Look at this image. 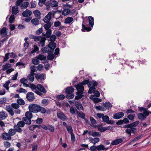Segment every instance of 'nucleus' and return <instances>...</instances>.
Instances as JSON below:
<instances>
[{
  "label": "nucleus",
  "mask_w": 151,
  "mask_h": 151,
  "mask_svg": "<svg viewBox=\"0 0 151 151\" xmlns=\"http://www.w3.org/2000/svg\"><path fill=\"white\" fill-rule=\"evenodd\" d=\"M96 109L101 111H105L106 110V109L104 107L101 106H96Z\"/></svg>",
  "instance_id": "69168bd1"
},
{
  "label": "nucleus",
  "mask_w": 151,
  "mask_h": 151,
  "mask_svg": "<svg viewBox=\"0 0 151 151\" xmlns=\"http://www.w3.org/2000/svg\"><path fill=\"white\" fill-rule=\"evenodd\" d=\"M123 142V139L119 138L114 140L111 142V144L113 145H116Z\"/></svg>",
  "instance_id": "f3484780"
},
{
  "label": "nucleus",
  "mask_w": 151,
  "mask_h": 151,
  "mask_svg": "<svg viewBox=\"0 0 151 151\" xmlns=\"http://www.w3.org/2000/svg\"><path fill=\"white\" fill-rule=\"evenodd\" d=\"M1 36L2 37H4L6 36L7 34V32L6 27H3L0 31Z\"/></svg>",
  "instance_id": "aec40b11"
},
{
  "label": "nucleus",
  "mask_w": 151,
  "mask_h": 151,
  "mask_svg": "<svg viewBox=\"0 0 151 151\" xmlns=\"http://www.w3.org/2000/svg\"><path fill=\"white\" fill-rule=\"evenodd\" d=\"M103 106L106 107V109H108L111 108L112 106L111 104L109 102L104 103Z\"/></svg>",
  "instance_id": "4c0bfd02"
},
{
  "label": "nucleus",
  "mask_w": 151,
  "mask_h": 151,
  "mask_svg": "<svg viewBox=\"0 0 151 151\" xmlns=\"http://www.w3.org/2000/svg\"><path fill=\"white\" fill-rule=\"evenodd\" d=\"M75 106L77 109L79 110L83 109V107L81 103L78 102H76L75 103Z\"/></svg>",
  "instance_id": "f704fd0d"
},
{
  "label": "nucleus",
  "mask_w": 151,
  "mask_h": 151,
  "mask_svg": "<svg viewBox=\"0 0 151 151\" xmlns=\"http://www.w3.org/2000/svg\"><path fill=\"white\" fill-rule=\"evenodd\" d=\"M88 134L94 137H100L101 136V134L99 132H94L93 131L89 132Z\"/></svg>",
  "instance_id": "ddd939ff"
},
{
  "label": "nucleus",
  "mask_w": 151,
  "mask_h": 151,
  "mask_svg": "<svg viewBox=\"0 0 151 151\" xmlns=\"http://www.w3.org/2000/svg\"><path fill=\"white\" fill-rule=\"evenodd\" d=\"M54 33L55 35H56L58 37H60L62 34L61 32L58 30H55Z\"/></svg>",
  "instance_id": "680f3d73"
},
{
  "label": "nucleus",
  "mask_w": 151,
  "mask_h": 151,
  "mask_svg": "<svg viewBox=\"0 0 151 151\" xmlns=\"http://www.w3.org/2000/svg\"><path fill=\"white\" fill-rule=\"evenodd\" d=\"M52 54H51L50 52L48 53L47 57L48 59L52 60L54 58L55 56L53 54L52 51Z\"/></svg>",
  "instance_id": "3c124183"
},
{
  "label": "nucleus",
  "mask_w": 151,
  "mask_h": 151,
  "mask_svg": "<svg viewBox=\"0 0 151 151\" xmlns=\"http://www.w3.org/2000/svg\"><path fill=\"white\" fill-rule=\"evenodd\" d=\"M74 91V89L72 87H68L66 89V92L69 94H71Z\"/></svg>",
  "instance_id": "e433bc0d"
},
{
  "label": "nucleus",
  "mask_w": 151,
  "mask_h": 151,
  "mask_svg": "<svg viewBox=\"0 0 151 151\" xmlns=\"http://www.w3.org/2000/svg\"><path fill=\"white\" fill-rule=\"evenodd\" d=\"M35 74H33L30 73L28 76L27 79L28 80H29L33 82L34 79V75Z\"/></svg>",
  "instance_id": "c756f323"
},
{
  "label": "nucleus",
  "mask_w": 151,
  "mask_h": 151,
  "mask_svg": "<svg viewBox=\"0 0 151 151\" xmlns=\"http://www.w3.org/2000/svg\"><path fill=\"white\" fill-rule=\"evenodd\" d=\"M30 73L35 74L34 72H37V67L35 66H31L30 67Z\"/></svg>",
  "instance_id": "ea45409f"
},
{
  "label": "nucleus",
  "mask_w": 151,
  "mask_h": 151,
  "mask_svg": "<svg viewBox=\"0 0 151 151\" xmlns=\"http://www.w3.org/2000/svg\"><path fill=\"white\" fill-rule=\"evenodd\" d=\"M78 90V92L76 93L77 96H76L75 97V99H81L83 96L82 94L83 93V91L84 90L82 91V93H81V89H77Z\"/></svg>",
  "instance_id": "2eb2a0df"
},
{
  "label": "nucleus",
  "mask_w": 151,
  "mask_h": 151,
  "mask_svg": "<svg viewBox=\"0 0 151 151\" xmlns=\"http://www.w3.org/2000/svg\"><path fill=\"white\" fill-rule=\"evenodd\" d=\"M7 116V114L6 111H2L0 112V119H5Z\"/></svg>",
  "instance_id": "dca6fc26"
},
{
  "label": "nucleus",
  "mask_w": 151,
  "mask_h": 151,
  "mask_svg": "<svg viewBox=\"0 0 151 151\" xmlns=\"http://www.w3.org/2000/svg\"><path fill=\"white\" fill-rule=\"evenodd\" d=\"M42 103L44 106H46L49 104V101L47 99H43L41 101Z\"/></svg>",
  "instance_id": "e2e57ef3"
},
{
  "label": "nucleus",
  "mask_w": 151,
  "mask_h": 151,
  "mask_svg": "<svg viewBox=\"0 0 151 151\" xmlns=\"http://www.w3.org/2000/svg\"><path fill=\"white\" fill-rule=\"evenodd\" d=\"M29 4V3L28 2H24L20 5L21 9H26L28 7Z\"/></svg>",
  "instance_id": "393cba45"
},
{
  "label": "nucleus",
  "mask_w": 151,
  "mask_h": 151,
  "mask_svg": "<svg viewBox=\"0 0 151 151\" xmlns=\"http://www.w3.org/2000/svg\"><path fill=\"white\" fill-rule=\"evenodd\" d=\"M138 117L139 120H143L146 119V116L142 114L139 113L138 114Z\"/></svg>",
  "instance_id": "58836bf2"
},
{
  "label": "nucleus",
  "mask_w": 151,
  "mask_h": 151,
  "mask_svg": "<svg viewBox=\"0 0 151 151\" xmlns=\"http://www.w3.org/2000/svg\"><path fill=\"white\" fill-rule=\"evenodd\" d=\"M27 99L30 101H33L35 99L34 94L32 92H29L27 93L26 95Z\"/></svg>",
  "instance_id": "6e6552de"
},
{
  "label": "nucleus",
  "mask_w": 151,
  "mask_h": 151,
  "mask_svg": "<svg viewBox=\"0 0 151 151\" xmlns=\"http://www.w3.org/2000/svg\"><path fill=\"white\" fill-rule=\"evenodd\" d=\"M142 137V135H139L135 137L132 140L130 143L131 144L133 142H135L139 139Z\"/></svg>",
  "instance_id": "603ef678"
},
{
  "label": "nucleus",
  "mask_w": 151,
  "mask_h": 151,
  "mask_svg": "<svg viewBox=\"0 0 151 151\" xmlns=\"http://www.w3.org/2000/svg\"><path fill=\"white\" fill-rule=\"evenodd\" d=\"M124 113L123 112H118L115 114L113 117L114 119H119L124 116Z\"/></svg>",
  "instance_id": "4468645a"
},
{
  "label": "nucleus",
  "mask_w": 151,
  "mask_h": 151,
  "mask_svg": "<svg viewBox=\"0 0 151 151\" xmlns=\"http://www.w3.org/2000/svg\"><path fill=\"white\" fill-rule=\"evenodd\" d=\"M89 83L88 80H86L84 81L83 82L79 83L76 86V87L77 89H81V93H82V91L84 90V88L83 85L86 84H88ZM91 83V82L90 83Z\"/></svg>",
  "instance_id": "f03ea898"
},
{
  "label": "nucleus",
  "mask_w": 151,
  "mask_h": 151,
  "mask_svg": "<svg viewBox=\"0 0 151 151\" xmlns=\"http://www.w3.org/2000/svg\"><path fill=\"white\" fill-rule=\"evenodd\" d=\"M39 106L36 104H31L29 105V109L30 111L36 113L38 112Z\"/></svg>",
  "instance_id": "7ed1b4c3"
},
{
  "label": "nucleus",
  "mask_w": 151,
  "mask_h": 151,
  "mask_svg": "<svg viewBox=\"0 0 151 151\" xmlns=\"http://www.w3.org/2000/svg\"><path fill=\"white\" fill-rule=\"evenodd\" d=\"M52 15V12H49L47 15L44 18V22L46 23L49 22L51 19Z\"/></svg>",
  "instance_id": "0eeeda50"
},
{
  "label": "nucleus",
  "mask_w": 151,
  "mask_h": 151,
  "mask_svg": "<svg viewBox=\"0 0 151 151\" xmlns=\"http://www.w3.org/2000/svg\"><path fill=\"white\" fill-rule=\"evenodd\" d=\"M66 129L69 133L71 134L73 133V129L71 126H69L68 127H66Z\"/></svg>",
  "instance_id": "bf43d9fd"
},
{
  "label": "nucleus",
  "mask_w": 151,
  "mask_h": 151,
  "mask_svg": "<svg viewBox=\"0 0 151 151\" xmlns=\"http://www.w3.org/2000/svg\"><path fill=\"white\" fill-rule=\"evenodd\" d=\"M35 78L37 79H40L41 80H44L45 79V75L43 74H41L40 75L37 74L35 76Z\"/></svg>",
  "instance_id": "c85d7f7f"
},
{
  "label": "nucleus",
  "mask_w": 151,
  "mask_h": 151,
  "mask_svg": "<svg viewBox=\"0 0 151 151\" xmlns=\"http://www.w3.org/2000/svg\"><path fill=\"white\" fill-rule=\"evenodd\" d=\"M19 12L18 7L16 6H14L12 7V13L14 14H17Z\"/></svg>",
  "instance_id": "5701e85b"
},
{
  "label": "nucleus",
  "mask_w": 151,
  "mask_h": 151,
  "mask_svg": "<svg viewBox=\"0 0 151 151\" xmlns=\"http://www.w3.org/2000/svg\"><path fill=\"white\" fill-rule=\"evenodd\" d=\"M102 121L106 122L107 124H113L114 122L113 121L110 120L109 117L107 115L104 116L102 118Z\"/></svg>",
  "instance_id": "1a4fd4ad"
},
{
  "label": "nucleus",
  "mask_w": 151,
  "mask_h": 151,
  "mask_svg": "<svg viewBox=\"0 0 151 151\" xmlns=\"http://www.w3.org/2000/svg\"><path fill=\"white\" fill-rule=\"evenodd\" d=\"M20 81L23 84L24 86H28V85L27 84V81L26 79L24 78H22L20 80Z\"/></svg>",
  "instance_id": "c9c22d12"
},
{
  "label": "nucleus",
  "mask_w": 151,
  "mask_h": 151,
  "mask_svg": "<svg viewBox=\"0 0 151 151\" xmlns=\"http://www.w3.org/2000/svg\"><path fill=\"white\" fill-rule=\"evenodd\" d=\"M57 115L58 118L63 121H64L66 119V116L62 112H57Z\"/></svg>",
  "instance_id": "9d476101"
},
{
  "label": "nucleus",
  "mask_w": 151,
  "mask_h": 151,
  "mask_svg": "<svg viewBox=\"0 0 151 151\" xmlns=\"http://www.w3.org/2000/svg\"><path fill=\"white\" fill-rule=\"evenodd\" d=\"M12 66L11 65L9 64H6L2 66V70H7L9 68H10Z\"/></svg>",
  "instance_id": "c03bdc74"
},
{
  "label": "nucleus",
  "mask_w": 151,
  "mask_h": 151,
  "mask_svg": "<svg viewBox=\"0 0 151 151\" xmlns=\"http://www.w3.org/2000/svg\"><path fill=\"white\" fill-rule=\"evenodd\" d=\"M90 141L92 143L95 144L99 141L100 139L98 138H93L91 137L90 138Z\"/></svg>",
  "instance_id": "cd10ccee"
},
{
  "label": "nucleus",
  "mask_w": 151,
  "mask_h": 151,
  "mask_svg": "<svg viewBox=\"0 0 151 151\" xmlns=\"http://www.w3.org/2000/svg\"><path fill=\"white\" fill-rule=\"evenodd\" d=\"M46 109L44 107H42L39 105L38 112H40L42 114H45L46 112Z\"/></svg>",
  "instance_id": "72a5a7b5"
},
{
  "label": "nucleus",
  "mask_w": 151,
  "mask_h": 151,
  "mask_svg": "<svg viewBox=\"0 0 151 151\" xmlns=\"http://www.w3.org/2000/svg\"><path fill=\"white\" fill-rule=\"evenodd\" d=\"M89 24L92 27L94 24V19L93 17L90 16L88 17Z\"/></svg>",
  "instance_id": "7c9ffc66"
},
{
  "label": "nucleus",
  "mask_w": 151,
  "mask_h": 151,
  "mask_svg": "<svg viewBox=\"0 0 151 151\" xmlns=\"http://www.w3.org/2000/svg\"><path fill=\"white\" fill-rule=\"evenodd\" d=\"M58 3L57 1L52 0L51 1L50 3V6L52 7H55L58 6Z\"/></svg>",
  "instance_id": "37998d69"
},
{
  "label": "nucleus",
  "mask_w": 151,
  "mask_h": 151,
  "mask_svg": "<svg viewBox=\"0 0 151 151\" xmlns=\"http://www.w3.org/2000/svg\"><path fill=\"white\" fill-rule=\"evenodd\" d=\"M108 148H105L104 146L102 145H100L97 146V150L98 151L103 150H107L108 149Z\"/></svg>",
  "instance_id": "473e14b6"
},
{
  "label": "nucleus",
  "mask_w": 151,
  "mask_h": 151,
  "mask_svg": "<svg viewBox=\"0 0 151 151\" xmlns=\"http://www.w3.org/2000/svg\"><path fill=\"white\" fill-rule=\"evenodd\" d=\"M33 47L34 48L33 49L31 52V54H33L35 52L39 50V47L36 45H33Z\"/></svg>",
  "instance_id": "de8ad7c7"
},
{
  "label": "nucleus",
  "mask_w": 151,
  "mask_h": 151,
  "mask_svg": "<svg viewBox=\"0 0 151 151\" xmlns=\"http://www.w3.org/2000/svg\"><path fill=\"white\" fill-rule=\"evenodd\" d=\"M73 21V18L71 17H68L65 20L64 22L66 24H70Z\"/></svg>",
  "instance_id": "4be33fe9"
},
{
  "label": "nucleus",
  "mask_w": 151,
  "mask_h": 151,
  "mask_svg": "<svg viewBox=\"0 0 151 151\" xmlns=\"http://www.w3.org/2000/svg\"><path fill=\"white\" fill-rule=\"evenodd\" d=\"M46 40V38L44 37H39L38 41L40 42L39 43L42 47H43L45 45V43Z\"/></svg>",
  "instance_id": "9b49d317"
},
{
  "label": "nucleus",
  "mask_w": 151,
  "mask_h": 151,
  "mask_svg": "<svg viewBox=\"0 0 151 151\" xmlns=\"http://www.w3.org/2000/svg\"><path fill=\"white\" fill-rule=\"evenodd\" d=\"M17 125L19 127H23L24 126L25 123L23 121H20L17 123Z\"/></svg>",
  "instance_id": "6e6d98bb"
},
{
  "label": "nucleus",
  "mask_w": 151,
  "mask_h": 151,
  "mask_svg": "<svg viewBox=\"0 0 151 151\" xmlns=\"http://www.w3.org/2000/svg\"><path fill=\"white\" fill-rule=\"evenodd\" d=\"M77 114H78V116L79 117L83 119L85 117V114L82 112H78V111H77Z\"/></svg>",
  "instance_id": "864d4df0"
},
{
  "label": "nucleus",
  "mask_w": 151,
  "mask_h": 151,
  "mask_svg": "<svg viewBox=\"0 0 151 151\" xmlns=\"http://www.w3.org/2000/svg\"><path fill=\"white\" fill-rule=\"evenodd\" d=\"M35 17L38 19H40L41 18V13L38 10H35L33 12Z\"/></svg>",
  "instance_id": "b1692460"
},
{
  "label": "nucleus",
  "mask_w": 151,
  "mask_h": 151,
  "mask_svg": "<svg viewBox=\"0 0 151 151\" xmlns=\"http://www.w3.org/2000/svg\"><path fill=\"white\" fill-rule=\"evenodd\" d=\"M46 40V38L44 37H39L38 41L40 42L39 43L42 47H43L45 45V43Z\"/></svg>",
  "instance_id": "f8f14e48"
},
{
  "label": "nucleus",
  "mask_w": 151,
  "mask_h": 151,
  "mask_svg": "<svg viewBox=\"0 0 151 151\" xmlns=\"http://www.w3.org/2000/svg\"><path fill=\"white\" fill-rule=\"evenodd\" d=\"M61 23L59 21H56L54 22V26L55 27H58L60 26Z\"/></svg>",
  "instance_id": "0e129e2a"
},
{
  "label": "nucleus",
  "mask_w": 151,
  "mask_h": 151,
  "mask_svg": "<svg viewBox=\"0 0 151 151\" xmlns=\"http://www.w3.org/2000/svg\"><path fill=\"white\" fill-rule=\"evenodd\" d=\"M82 31L84 32L85 31H89L91 30V28L89 27H86L85 25L83 24H82Z\"/></svg>",
  "instance_id": "8fccbe9b"
},
{
  "label": "nucleus",
  "mask_w": 151,
  "mask_h": 151,
  "mask_svg": "<svg viewBox=\"0 0 151 151\" xmlns=\"http://www.w3.org/2000/svg\"><path fill=\"white\" fill-rule=\"evenodd\" d=\"M12 107L14 109H17L19 107V105L17 104L14 103L11 104Z\"/></svg>",
  "instance_id": "338daca9"
},
{
  "label": "nucleus",
  "mask_w": 151,
  "mask_h": 151,
  "mask_svg": "<svg viewBox=\"0 0 151 151\" xmlns=\"http://www.w3.org/2000/svg\"><path fill=\"white\" fill-rule=\"evenodd\" d=\"M88 91V92L90 93H91L95 91L96 88L94 86H90Z\"/></svg>",
  "instance_id": "052dcab7"
},
{
  "label": "nucleus",
  "mask_w": 151,
  "mask_h": 151,
  "mask_svg": "<svg viewBox=\"0 0 151 151\" xmlns=\"http://www.w3.org/2000/svg\"><path fill=\"white\" fill-rule=\"evenodd\" d=\"M17 102L19 105H23L25 104L24 101L23 100L20 99H18L17 100Z\"/></svg>",
  "instance_id": "4d7b16f0"
},
{
  "label": "nucleus",
  "mask_w": 151,
  "mask_h": 151,
  "mask_svg": "<svg viewBox=\"0 0 151 151\" xmlns=\"http://www.w3.org/2000/svg\"><path fill=\"white\" fill-rule=\"evenodd\" d=\"M8 133L11 137L14 135L16 133V130L14 129H10L8 131Z\"/></svg>",
  "instance_id": "2f4dec72"
},
{
  "label": "nucleus",
  "mask_w": 151,
  "mask_h": 151,
  "mask_svg": "<svg viewBox=\"0 0 151 151\" xmlns=\"http://www.w3.org/2000/svg\"><path fill=\"white\" fill-rule=\"evenodd\" d=\"M32 112L30 111L27 112L25 114V117L31 119L32 117V114L31 113Z\"/></svg>",
  "instance_id": "49530a36"
},
{
  "label": "nucleus",
  "mask_w": 151,
  "mask_h": 151,
  "mask_svg": "<svg viewBox=\"0 0 151 151\" xmlns=\"http://www.w3.org/2000/svg\"><path fill=\"white\" fill-rule=\"evenodd\" d=\"M75 10H73L71 12L70 10L68 8L64 9L62 12V14L63 15L66 16L69 14L70 13V15H72L74 14L75 13Z\"/></svg>",
  "instance_id": "20e7f679"
},
{
  "label": "nucleus",
  "mask_w": 151,
  "mask_h": 151,
  "mask_svg": "<svg viewBox=\"0 0 151 151\" xmlns=\"http://www.w3.org/2000/svg\"><path fill=\"white\" fill-rule=\"evenodd\" d=\"M56 39V36L55 35H52L50 37V40L51 42H54Z\"/></svg>",
  "instance_id": "13d9d810"
},
{
  "label": "nucleus",
  "mask_w": 151,
  "mask_h": 151,
  "mask_svg": "<svg viewBox=\"0 0 151 151\" xmlns=\"http://www.w3.org/2000/svg\"><path fill=\"white\" fill-rule=\"evenodd\" d=\"M32 14L31 11L29 10H27L23 12L22 14L23 16L24 17H27L30 16Z\"/></svg>",
  "instance_id": "a211bd4d"
},
{
  "label": "nucleus",
  "mask_w": 151,
  "mask_h": 151,
  "mask_svg": "<svg viewBox=\"0 0 151 151\" xmlns=\"http://www.w3.org/2000/svg\"><path fill=\"white\" fill-rule=\"evenodd\" d=\"M139 111L143 112V114L146 116H148L149 114H151V112L148 111L147 108H145L143 107H140L139 109Z\"/></svg>",
  "instance_id": "423d86ee"
},
{
  "label": "nucleus",
  "mask_w": 151,
  "mask_h": 151,
  "mask_svg": "<svg viewBox=\"0 0 151 151\" xmlns=\"http://www.w3.org/2000/svg\"><path fill=\"white\" fill-rule=\"evenodd\" d=\"M47 23L45 24L44 26V28L46 30L49 29L51 26V23L48 22Z\"/></svg>",
  "instance_id": "09e8293b"
},
{
  "label": "nucleus",
  "mask_w": 151,
  "mask_h": 151,
  "mask_svg": "<svg viewBox=\"0 0 151 151\" xmlns=\"http://www.w3.org/2000/svg\"><path fill=\"white\" fill-rule=\"evenodd\" d=\"M97 127L98 131L101 132H104L105 131V127H102L101 125H98L96 126Z\"/></svg>",
  "instance_id": "79ce46f5"
},
{
  "label": "nucleus",
  "mask_w": 151,
  "mask_h": 151,
  "mask_svg": "<svg viewBox=\"0 0 151 151\" xmlns=\"http://www.w3.org/2000/svg\"><path fill=\"white\" fill-rule=\"evenodd\" d=\"M49 48L52 50V53H53V50L56 47V44L54 42H50L48 45Z\"/></svg>",
  "instance_id": "6ab92c4d"
},
{
  "label": "nucleus",
  "mask_w": 151,
  "mask_h": 151,
  "mask_svg": "<svg viewBox=\"0 0 151 151\" xmlns=\"http://www.w3.org/2000/svg\"><path fill=\"white\" fill-rule=\"evenodd\" d=\"M1 137L3 139L6 140H10L12 138L9 133L6 132L2 133L1 134Z\"/></svg>",
  "instance_id": "39448f33"
},
{
  "label": "nucleus",
  "mask_w": 151,
  "mask_h": 151,
  "mask_svg": "<svg viewBox=\"0 0 151 151\" xmlns=\"http://www.w3.org/2000/svg\"><path fill=\"white\" fill-rule=\"evenodd\" d=\"M90 120L92 124V125H90V126L92 127H94L95 126L93 125V124H96V120L92 117H90Z\"/></svg>",
  "instance_id": "5fc2aeb1"
},
{
  "label": "nucleus",
  "mask_w": 151,
  "mask_h": 151,
  "mask_svg": "<svg viewBox=\"0 0 151 151\" xmlns=\"http://www.w3.org/2000/svg\"><path fill=\"white\" fill-rule=\"evenodd\" d=\"M39 19L37 18H35L33 19L31 21V23L35 25H37L39 24Z\"/></svg>",
  "instance_id": "a878e982"
},
{
  "label": "nucleus",
  "mask_w": 151,
  "mask_h": 151,
  "mask_svg": "<svg viewBox=\"0 0 151 151\" xmlns=\"http://www.w3.org/2000/svg\"><path fill=\"white\" fill-rule=\"evenodd\" d=\"M15 19L14 16V15L12 14L10 17L9 22L10 23L13 22Z\"/></svg>",
  "instance_id": "774afa93"
},
{
  "label": "nucleus",
  "mask_w": 151,
  "mask_h": 151,
  "mask_svg": "<svg viewBox=\"0 0 151 151\" xmlns=\"http://www.w3.org/2000/svg\"><path fill=\"white\" fill-rule=\"evenodd\" d=\"M22 120L25 123V124H31V119L26 117H24L22 119Z\"/></svg>",
  "instance_id": "412c9836"
},
{
  "label": "nucleus",
  "mask_w": 151,
  "mask_h": 151,
  "mask_svg": "<svg viewBox=\"0 0 151 151\" xmlns=\"http://www.w3.org/2000/svg\"><path fill=\"white\" fill-rule=\"evenodd\" d=\"M29 87L34 92L40 96L42 95V93H45L47 92L45 88L40 84H37V86L30 84Z\"/></svg>",
  "instance_id": "f257e3e1"
},
{
  "label": "nucleus",
  "mask_w": 151,
  "mask_h": 151,
  "mask_svg": "<svg viewBox=\"0 0 151 151\" xmlns=\"http://www.w3.org/2000/svg\"><path fill=\"white\" fill-rule=\"evenodd\" d=\"M32 63L36 65H38L40 63V61L38 58H37V56L32 59Z\"/></svg>",
  "instance_id": "bb28decb"
},
{
  "label": "nucleus",
  "mask_w": 151,
  "mask_h": 151,
  "mask_svg": "<svg viewBox=\"0 0 151 151\" xmlns=\"http://www.w3.org/2000/svg\"><path fill=\"white\" fill-rule=\"evenodd\" d=\"M14 129L16 130V132H18L19 133H21L22 131V130L21 129V127L18 126L17 125H15L14 126Z\"/></svg>",
  "instance_id": "a18cd8bd"
},
{
  "label": "nucleus",
  "mask_w": 151,
  "mask_h": 151,
  "mask_svg": "<svg viewBox=\"0 0 151 151\" xmlns=\"http://www.w3.org/2000/svg\"><path fill=\"white\" fill-rule=\"evenodd\" d=\"M36 56L37 58H38L39 60H45L46 58V56L44 55L41 54L38 55Z\"/></svg>",
  "instance_id": "a19ab883"
}]
</instances>
